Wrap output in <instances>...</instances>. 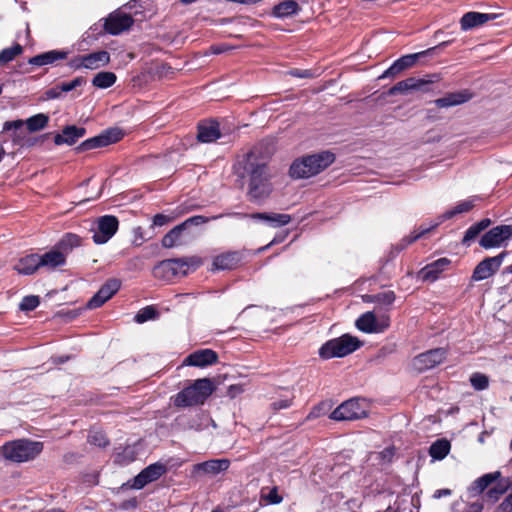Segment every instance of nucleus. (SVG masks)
<instances>
[{"label":"nucleus","instance_id":"nucleus-7","mask_svg":"<svg viewBox=\"0 0 512 512\" xmlns=\"http://www.w3.org/2000/svg\"><path fill=\"white\" fill-rule=\"evenodd\" d=\"M43 450V443L29 439H17L6 442L0 451L3 457L13 463H22L35 459Z\"/></svg>","mask_w":512,"mask_h":512},{"label":"nucleus","instance_id":"nucleus-29","mask_svg":"<svg viewBox=\"0 0 512 512\" xmlns=\"http://www.w3.org/2000/svg\"><path fill=\"white\" fill-rule=\"evenodd\" d=\"M500 479H502V473L500 471L484 474L474 480L468 490L473 496L481 495L492 483Z\"/></svg>","mask_w":512,"mask_h":512},{"label":"nucleus","instance_id":"nucleus-55","mask_svg":"<svg viewBox=\"0 0 512 512\" xmlns=\"http://www.w3.org/2000/svg\"><path fill=\"white\" fill-rule=\"evenodd\" d=\"M68 66L74 70H80L82 68H85L83 55H78L70 59V61L68 62Z\"/></svg>","mask_w":512,"mask_h":512},{"label":"nucleus","instance_id":"nucleus-22","mask_svg":"<svg viewBox=\"0 0 512 512\" xmlns=\"http://www.w3.org/2000/svg\"><path fill=\"white\" fill-rule=\"evenodd\" d=\"M503 258H484L474 269L473 281H482L494 275L500 268Z\"/></svg>","mask_w":512,"mask_h":512},{"label":"nucleus","instance_id":"nucleus-10","mask_svg":"<svg viewBox=\"0 0 512 512\" xmlns=\"http://www.w3.org/2000/svg\"><path fill=\"white\" fill-rule=\"evenodd\" d=\"M65 260L66 258H19L13 269L21 275H32L41 269L51 272L63 266Z\"/></svg>","mask_w":512,"mask_h":512},{"label":"nucleus","instance_id":"nucleus-52","mask_svg":"<svg viewBox=\"0 0 512 512\" xmlns=\"http://www.w3.org/2000/svg\"><path fill=\"white\" fill-rule=\"evenodd\" d=\"M63 93H64V90H61V83H60L54 87L47 89L45 91V97L48 100L59 99L62 97Z\"/></svg>","mask_w":512,"mask_h":512},{"label":"nucleus","instance_id":"nucleus-16","mask_svg":"<svg viewBox=\"0 0 512 512\" xmlns=\"http://www.w3.org/2000/svg\"><path fill=\"white\" fill-rule=\"evenodd\" d=\"M85 241H88V239H83L74 233H65L51 250L46 251L41 256H65L66 254L71 253L74 248L85 245ZM27 256L40 255L37 253H30Z\"/></svg>","mask_w":512,"mask_h":512},{"label":"nucleus","instance_id":"nucleus-40","mask_svg":"<svg viewBox=\"0 0 512 512\" xmlns=\"http://www.w3.org/2000/svg\"><path fill=\"white\" fill-rule=\"evenodd\" d=\"M160 313L153 305H148L141 308L134 316L135 322L142 324L149 320H155L159 317Z\"/></svg>","mask_w":512,"mask_h":512},{"label":"nucleus","instance_id":"nucleus-61","mask_svg":"<svg viewBox=\"0 0 512 512\" xmlns=\"http://www.w3.org/2000/svg\"><path fill=\"white\" fill-rule=\"evenodd\" d=\"M291 75L295 76V77H299V78H308L310 77L312 74H311V71L310 70H299V69H295L293 71H291Z\"/></svg>","mask_w":512,"mask_h":512},{"label":"nucleus","instance_id":"nucleus-48","mask_svg":"<svg viewBox=\"0 0 512 512\" xmlns=\"http://www.w3.org/2000/svg\"><path fill=\"white\" fill-rule=\"evenodd\" d=\"M84 84H86V79L83 76H78L69 82H62L61 90H64V92H70Z\"/></svg>","mask_w":512,"mask_h":512},{"label":"nucleus","instance_id":"nucleus-36","mask_svg":"<svg viewBox=\"0 0 512 512\" xmlns=\"http://www.w3.org/2000/svg\"><path fill=\"white\" fill-rule=\"evenodd\" d=\"M450 449V442L445 438H441L431 444L429 455L435 460H442L449 454Z\"/></svg>","mask_w":512,"mask_h":512},{"label":"nucleus","instance_id":"nucleus-30","mask_svg":"<svg viewBox=\"0 0 512 512\" xmlns=\"http://www.w3.org/2000/svg\"><path fill=\"white\" fill-rule=\"evenodd\" d=\"M449 264H450V260L448 258H438L433 263L428 264L425 267H423L420 271V276L425 281L433 282L438 278L439 274Z\"/></svg>","mask_w":512,"mask_h":512},{"label":"nucleus","instance_id":"nucleus-56","mask_svg":"<svg viewBox=\"0 0 512 512\" xmlns=\"http://www.w3.org/2000/svg\"><path fill=\"white\" fill-rule=\"evenodd\" d=\"M292 405V399H280L271 403L274 411L289 408Z\"/></svg>","mask_w":512,"mask_h":512},{"label":"nucleus","instance_id":"nucleus-59","mask_svg":"<svg viewBox=\"0 0 512 512\" xmlns=\"http://www.w3.org/2000/svg\"><path fill=\"white\" fill-rule=\"evenodd\" d=\"M229 49L230 48L225 44L212 45L210 47V53L214 54V55H219V54H222V53L228 51Z\"/></svg>","mask_w":512,"mask_h":512},{"label":"nucleus","instance_id":"nucleus-47","mask_svg":"<svg viewBox=\"0 0 512 512\" xmlns=\"http://www.w3.org/2000/svg\"><path fill=\"white\" fill-rule=\"evenodd\" d=\"M482 233V231L474 224H472L465 232L464 236H463V239H462V244L465 245V246H469L470 243L475 240L480 234Z\"/></svg>","mask_w":512,"mask_h":512},{"label":"nucleus","instance_id":"nucleus-54","mask_svg":"<svg viewBox=\"0 0 512 512\" xmlns=\"http://www.w3.org/2000/svg\"><path fill=\"white\" fill-rule=\"evenodd\" d=\"M496 512H512V491L497 506Z\"/></svg>","mask_w":512,"mask_h":512},{"label":"nucleus","instance_id":"nucleus-33","mask_svg":"<svg viewBox=\"0 0 512 512\" xmlns=\"http://www.w3.org/2000/svg\"><path fill=\"white\" fill-rule=\"evenodd\" d=\"M85 69L95 70L104 67L110 62V54L105 51H96L89 54L83 55Z\"/></svg>","mask_w":512,"mask_h":512},{"label":"nucleus","instance_id":"nucleus-17","mask_svg":"<svg viewBox=\"0 0 512 512\" xmlns=\"http://www.w3.org/2000/svg\"><path fill=\"white\" fill-rule=\"evenodd\" d=\"M447 354V349L443 347L434 348L417 355L413 360V365L420 372L426 371L441 364Z\"/></svg>","mask_w":512,"mask_h":512},{"label":"nucleus","instance_id":"nucleus-4","mask_svg":"<svg viewBox=\"0 0 512 512\" xmlns=\"http://www.w3.org/2000/svg\"><path fill=\"white\" fill-rule=\"evenodd\" d=\"M208 221L209 218L202 215H195L186 219L163 236L161 240L162 246L170 249L191 244L199 235L193 229V226H199Z\"/></svg>","mask_w":512,"mask_h":512},{"label":"nucleus","instance_id":"nucleus-38","mask_svg":"<svg viewBox=\"0 0 512 512\" xmlns=\"http://www.w3.org/2000/svg\"><path fill=\"white\" fill-rule=\"evenodd\" d=\"M117 76L113 72L102 71L92 79V85L99 89H107L115 84Z\"/></svg>","mask_w":512,"mask_h":512},{"label":"nucleus","instance_id":"nucleus-62","mask_svg":"<svg viewBox=\"0 0 512 512\" xmlns=\"http://www.w3.org/2000/svg\"><path fill=\"white\" fill-rule=\"evenodd\" d=\"M475 225L483 232L491 225V220L489 218H483L476 222Z\"/></svg>","mask_w":512,"mask_h":512},{"label":"nucleus","instance_id":"nucleus-26","mask_svg":"<svg viewBox=\"0 0 512 512\" xmlns=\"http://www.w3.org/2000/svg\"><path fill=\"white\" fill-rule=\"evenodd\" d=\"M69 52L66 50H50L28 59V63L33 66L52 65L57 61L64 60L68 57Z\"/></svg>","mask_w":512,"mask_h":512},{"label":"nucleus","instance_id":"nucleus-14","mask_svg":"<svg viewBox=\"0 0 512 512\" xmlns=\"http://www.w3.org/2000/svg\"><path fill=\"white\" fill-rule=\"evenodd\" d=\"M119 220L114 215H103L98 217L91 228L92 239L95 244L101 245L108 242L117 232Z\"/></svg>","mask_w":512,"mask_h":512},{"label":"nucleus","instance_id":"nucleus-58","mask_svg":"<svg viewBox=\"0 0 512 512\" xmlns=\"http://www.w3.org/2000/svg\"><path fill=\"white\" fill-rule=\"evenodd\" d=\"M133 235H134V238H133V244L135 246H140L142 245L143 241H144V236H143V230L141 227H136L134 228L133 230Z\"/></svg>","mask_w":512,"mask_h":512},{"label":"nucleus","instance_id":"nucleus-32","mask_svg":"<svg viewBox=\"0 0 512 512\" xmlns=\"http://www.w3.org/2000/svg\"><path fill=\"white\" fill-rule=\"evenodd\" d=\"M300 6L295 0H285L276 4L272 9V16L284 19L298 14Z\"/></svg>","mask_w":512,"mask_h":512},{"label":"nucleus","instance_id":"nucleus-57","mask_svg":"<svg viewBox=\"0 0 512 512\" xmlns=\"http://www.w3.org/2000/svg\"><path fill=\"white\" fill-rule=\"evenodd\" d=\"M390 326V318L389 316L382 317L380 320L377 319L375 333H382Z\"/></svg>","mask_w":512,"mask_h":512},{"label":"nucleus","instance_id":"nucleus-11","mask_svg":"<svg viewBox=\"0 0 512 512\" xmlns=\"http://www.w3.org/2000/svg\"><path fill=\"white\" fill-rule=\"evenodd\" d=\"M125 133L119 127H110L103 130L100 134L86 139L76 147V152L82 153L97 148L106 147L108 145L119 142Z\"/></svg>","mask_w":512,"mask_h":512},{"label":"nucleus","instance_id":"nucleus-53","mask_svg":"<svg viewBox=\"0 0 512 512\" xmlns=\"http://www.w3.org/2000/svg\"><path fill=\"white\" fill-rule=\"evenodd\" d=\"M89 442L99 446L106 447L109 444V440L102 433H95L89 437Z\"/></svg>","mask_w":512,"mask_h":512},{"label":"nucleus","instance_id":"nucleus-46","mask_svg":"<svg viewBox=\"0 0 512 512\" xmlns=\"http://www.w3.org/2000/svg\"><path fill=\"white\" fill-rule=\"evenodd\" d=\"M40 304V299L38 296L35 295H29L23 297L22 301L20 302L19 308L22 311H33L35 310Z\"/></svg>","mask_w":512,"mask_h":512},{"label":"nucleus","instance_id":"nucleus-43","mask_svg":"<svg viewBox=\"0 0 512 512\" xmlns=\"http://www.w3.org/2000/svg\"><path fill=\"white\" fill-rule=\"evenodd\" d=\"M23 47L19 43L13 44L11 47L4 48L0 51V65L11 62L16 56L22 54Z\"/></svg>","mask_w":512,"mask_h":512},{"label":"nucleus","instance_id":"nucleus-12","mask_svg":"<svg viewBox=\"0 0 512 512\" xmlns=\"http://www.w3.org/2000/svg\"><path fill=\"white\" fill-rule=\"evenodd\" d=\"M367 416V406L359 398L344 401L330 414V418L335 421H354Z\"/></svg>","mask_w":512,"mask_h":512},{"label":"nucleus","instance_id":"nucleus-18","mask_svg":"<svg viewBox=\"0 0 512 512\" xmlns=\"http://www.w3.org/2000/svg\"><path fill=\"white\" fill-rule=\"evenodd\" d=\"M167 471V466L161 462L150 464L134 477L131 488L140 490L147 484L158 480L165 475Z\"/></svg>","mask_w":512,"mask_h":512},{"label":"nucleus","instance_id":"nucleus-19","mask_svg":"<svg viewBox=\"0 0 512 512\" xmlns=\"http://www.w3.org/2000/svg\"><path fill=\"white\" fill-rule=\"evenodd\" d=\"M121 288V281L116 278L108 279L87 302L88 309H96L110 300Z\"/></svg>","mask_w":512,"mask_h":512},{"label":"nucleus","instance_id":"nucleus-28","mask_svg":"<svg viewBox=\"0 0 512 512\" xmlns=\"http://www.w3.org/2000/svg\"><path fill=\"white\" fill-rule=\"evenodd\" d=\"M221 137L219 123L211 120L205 123L198 124L197 139L202 143H211Z\"/></svg>","mask_w":512,"mask_h":512},{"label":"nucleus","instance_id":"nucleus-15","mask_svg":"<svg viewBox=\"0 0 512 512\" xmlns=\"http://www.w3.org/2000/svg\"><path fill=\"white\" fill-rule=\"evenodd\" d=\"M434 83L433 79L426 78H416L409 77L405 80L399 81L394 86H392L388 91V96H395L397 94H408L412 91H420L423 93H428L432 91V84Z\"/></svg>","mask_w":512,"mask_h":512},{"label":"nucleus","instance_id":"nucleus-8","mask_svg":"<svg viewBox=\"0 0 512 512\" xmlns=\"http://www.w3.org/2000/svg\"><path fill=\"white\" fill-rule=\"evenodd\" d=\"M363 343L356 336L343 334L340 337L326 341L318 351L322 360L345 357L358 350Z\"/></svg>","mask_w":512,"mask_h":512},{"label":"nucleus","instance_id":"nucleus-63","mask_svg":"<svg viewBox=\"0 0 512 512\" xmlns=\"http://www.w3.org/2000/svg\"><path fill=\"white\" fill-rule=\"evenodd\" d=\"M483 507V503L480 502H475L471 505L473 512H482Z\"/></svg>","mask_w":512,"mask_h":512},{"label":"nucleus","instance_id":"nucleus-2","mask_svg":"<svg viewBox=\"0 0 512 512\" xmlns=\"http://www.w3.org/2000/svg\"><path fill=\"white\" fill-rule=\"evenodd\" d=\"M474 207L473 200H464L459 202L452 209L447 210L441 214L437 220L429 223H423L416 227L409 235L404 236L398 243L392 245V250L389 256H395L404 251L409 245L425 237L426 234L436 229L441 223L453 218L454 216L470 211Z\"/></svg>","mask_w":512,"mask_h":512},{"label":"nucleus","instance_id":"nucleus-44","mask_svg":"<svg viewBox=\"0 0 512 512\" xmlns=\"http://www.w3.org/2000/svg\"><path fill=\"white\" fill-rule=\"evenodd\" d=\"M106 21L104 23L97 22L93 24L84 34V41L87 43H91L106 33Z\"/></svg>","mask_w":512,"mask_h":512},{"label":"nucleus","instance_id":"nucleus-42","mask_svg":"<svg viewBox=\"0 0 512 512\" xmlns=\"http://www.w3.org/2000/svg\"><path fill=\"white\" fill-rule=\"evenodd\" d=\"M396 299L394 291L388 290L374 295H366L365 301L375 302L382 305H391Z\"/></svg>","mask_w":512,"mask_h":512},{"label":"nucleus","instance_id":"nucleus-51","mask_svg":"<svg viewBox=\"0 0 512 512\" xmlns=\"http://www.w3.org/2000/svg\"><path fill=\"white\" fill-rule=\"evenodd\" d=\"M173 217L162 213L155 214L152 218V226L162 227L173 221Z\"/></svg>","mask_w":512,"mask_h":512},{"label":"nucleus","instance_id":"nucleus-50","mask_svg":"<svg viewBox=\"0 0 512 512\" xmlns=\"http://www.w3.org/2000/svg\"><path fill=\"white\" fill-rule=\"evenodd\" d=\"M402 68L398 64V62L395 60L389 68H387L379 77L378 79H385V78H394L397 75H399L402 72Z\"/></svg>","mask_w":512,"mask_h":512},{"label":"nucleus","instance_id":"nucleus-37","mask_svg":"<svg viewBox=\"0 0 512 512\" xmlns=\"http://www.w3.org/2000/svg\"><path fill=\"white\" fill-rule=\"evenodd\" d=\"M509 489V483L508 479H506L504 482L500 480L497 481V484L488 489L484 493V500L488 503L494 504L496 503L502 495H504Z\"/></svg>","mask_w":512,"mask_h":512},{"label":"nucleus","instance_id":"nucleus-9","mask_svg":"<svg viewBox=\"0 0 512 512\" xmlns=\"http://www.w3.org/2000/svg\"><path fill=\"white\" fill-rule=\"evenodd\" d=\"M49 123V116L44 113L35 114L26 120L17 119L13 121H6L3 124V131H12L11 140L14 145H22L25 135L21 129L24 125L29 133H35L44 129Z\"/></svg>","mask_w":512,"mask_h":512},{"label":"nucleus","instance_id":"nucleus-39","mask_svg":"<svg viewBox=\"0 0 512 512\" xmlns=\"http://www.w3.org/2000/svg\"><path fill=\"white\" fill-rule=\"evenodd\" d=\"M260 500L267 505H278L283 501V496L279 494V487L262 488Z\"/></svg>","mask_w":512,"mask_h":512},{"label":"nucleus","instance_id":"nucleus-45","mask_svg":"<svg viewBox=\"0 0 512 512\" xmlns=\"http://www.w3.org/2000/svg\"><path fill=\"white\" fill-rule=\"evenodd\" d=\"M470 383L477 391H483L489 387V378L487 375L475 372L470 376Z\"/></svg>","mask_w":512,"mask_h":512},{"label":"nucleus","instance_id":"nucleus-6","mask_svg":"<svg viewBox=\"0 0 512 512\" xmlns=\"http://www.w3.org/2000/svg\"><path fill=\"white\" fill-rule=\"evenodd\" d=\"M202 264V258H164L152 269L155 278L163 281L186 276Z\"/></svg>","mask_w":512,"mask_h":512},{"label":"nucleus","instance_id":"nucleus-27","mask_svg":"<svg viewBox=\"0 0 512 512\" xmlns=\"http://www.w3.org/2000/svg\"><path fill=\"white\" fill-rule=\"evenodd\" d=\"M230 460L226 458L222 459H211L201 463H198L194 466V470L196 472H202L204 474L209 475H217L222 472H225L230 467Z\"/></svg>","mask_w":512,"mask_h":512},{"label":"nucleus","instance_id":"nucleus-23","mask_svg":"<svg viewBox=\"0 0 512 512\" xmlns=\"http://www.w3.org/2000/svg\"><path fill=\"white\" fill-rule=\"evenodd\" d=\"M86 135V129L81 126L67 125L63 128L61 133L54 136V143L60 145H74L80 138Z\"/></svg>","mask_w":512,"mask_h":512},{"label":"nucleus","instance_id":"nucleus-5","mask_svg":"<svg viewBox=\"0 0 512 512\" xmlns=\"http://www.w3.org/2000/svg\"><path fill=\"white\" fill-rule=\"evenodd\" d=\"M214 390L215 386L209 378H201L194 380L171 399L177 408L198 406L204 404Z\"/></svg>","mask_w":512,"mask_h":512},{"label":"nucleus","instance_id":"nucleus-41","mask_svg":"<svg viewBox=\"0 0 512 512\" xmlns=\"http://www.w3.org/2000/svg\"><path fill=\"white\" fill-rule=\"evenodd\" d=\"M212 271L232 270L240 265V258H213Z\"/></svg>","mask_w":512,"mask_h":512},{"label":"nucleus","instance_id":"nucleus-13","mask_svg":"<svg viewBox=\"0 0 512 512\" xmlns=\"http://www.w3.org/2000/svg\"><path fill=\"white\" fill-rule=\"evenodd\" d=\"M512 239V225H498L486 231L479 240V245L486 249L502 248Z\"/></svg>","mask_w":512,"mask_h":512},{"label":"nucleus","instance_id":"nucleus-20","mask_svg":"<svg viewBox=\"0 0 512 512\" xmlns=\"http://www.w3.org/2000/svg\"><path fill=\"white\" fill-rule=\"evenodd\" d=\"M106 33L110 35H119L128 30L134 23L131 15L115 10L106 18Z\"/></svg>","mask_w":512,"mask_h":512},{"label":"nucleus","instance_id":"nucleus-1","mask_svg":"<svg viewBox=\"0 0 512 512\" xmlns=\"http://www.w3.org/2000/svg\"><path fill=\"white\" fill-rule=\"evenodd\" d=\"M233 171L240 179H247V198L250 202L262 204L273 192L268 160L258 147L238 157Z\"/></svg>","mask_w":512,"mask_h":512},{"label":"nucleus","instance_id":"nucleus-3","mask_svg":"<svg viewBox=\"0 0 512 512\" xmlns=\"http://www.w3.org/2000/svg\"><path fill=\"white\" fill-rule=\"evenodd\" d=\"M335 160L336 155L329 150L304 155L292 162L289 176L294 180L314 177L332 165Z\"/></svg>","mask_w":512,"mask_h":512},{"label":"nucleus","instance_id":"nucleus-25","mask_svg":"<svg viewBox=\"0 0 512 512\" xmlns=\"http://www.w3.org/2000/svg\"><path fill=\"white\" fill-rule=\"evenodd\" d=\"M497 17L496 14L492 13H480V12H467L460 19V26L463 31L471 30L475 27L481 26L484 23L494 20Z\"/></svg>","mask_w":512,"mask_h":512},{"label":"nucleus","instance_id":"nucleus-49","mask_svg":"<svg viewBox=\"0 0 512 512\" xmlns=\"http://www.w3.org/2000/svg\"><path fill=\"white\" fill-rule=\"evenodd\" d=\"M402 68L398 64V62L395 60L389 68H387L379 77L378 79H385V78H394L397 75H399L402 72Z\"/></svg>","mask_w":512,"mask_h":512},{"label":"nucleus","instance_id":"nucleus-35","mask_svg":"<svg viewBox=\"0 0 512 512\" xmlns=\"http://www.w3.org/2000/svg\"><path fill=\"white\" fill-rule=\"evenodd\" d=\"M376 324L377 318L375 314L371 311L365 312L362 315H360L355 322L356 327L364 333H375L377 331Z\"/></svg>","mask_w":512,"mask_h":512},{"label":"nucleus","instance_id":"nucleus-60","mask_svg":"<svg viewBox=\"0 0 512 512\" xmlns=\"http://www.w3.org/2000/svg\"><path fill=\"white\" fill-rule=\"evenodd\" d=\"M243 391L244 390L241 385H230L228 388L227 394L230 398H235L236 396L241 394Z\"/></svg>","mask_w":512,"mask_h":512},{"label":"nucleus","instance_id":"nucleus-21","mask_svg":"<svg viewBox=\"0 0 512 512\" xmlns=\"http://www.w3.org/2000/svg\"><path fill=\"white\" fill-rule=\"evenodd\" d=\"M218 362V354L212 349H200L196 350L193 353L189 354L185 360L184 364L188 366L195 367H206L209 365H213Z\"/></svg>","mask_w":512,"mask_h":512},{"label":"nucleus","instance_id":"nucleus-31","mask_svg":"<svg viewBox=\"0 0 512 512\" xmlns=\"http://www.w3.org/2000/svg\"><path fill=\"white\" fill-rule=\"evenodd\" d=\"M252 218L262 220L274 228L285 226L291 221V216L284 213H255L252 215Z\"/></svg>","mask_w":512,"mask_h":512},{"label":"nucleus","instance_id":"nucleus-34","mask_svg":"<svg viewBox=\"0 0 512 512\" xmlns=\"http://www.w3.org/2000/svg\"><path fill=\"white\" fill-rule=\"evenodd\" d=\"M449 44H450V41H444V42L440 43L437 46V48L438 47L444 48V47H447ZM435 49H436V47H433V48H429L422 52L407 54V55L401 56L396 61L398 62V64L402 68V70L404 71V70L412 67L421 57H424V56L430 54Z\"/></svg>","mask_w":512,"mask_h":512},{"label":"nucleus","instance_id":"nucleus-64","mask_svg":"<svg viewBox=\"0 0 512 512\" xmlns=\"http://www.w3.org/2000/svg\"><path fill=\"white\" fill-rule=\"evenodd\" d=\"M450 493L449 489L437 490L435 496L441 497L442 495H449Z\"/></svg>","mask_w":512,"mask_h":512},{"label":"nucleus","instance_id":"nucleus-24","mask_svg":"<svg viewBox=\"0 0 512 512\" xmlns=\"http://www.w3.org/2000/svg\"><path fill=\"white\" fill-rule=\"evenodd\" d=\"M473 94L468 89L456 92H449L443 97L434 100V104L438 108H449L464 104L472 99Z\"/></svg>","mask_w":512,"mask_h":512}]
</instances>
